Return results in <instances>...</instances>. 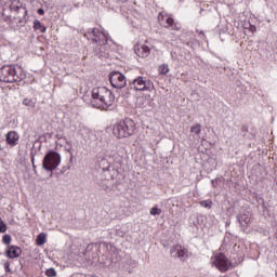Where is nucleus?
Returning a JSON list of instances; mask_svg holds the SVG:
<instances>
[{
	"label": "nucleus",
	"instance_id": "nucleus-1",
	"mask_svg": "<svg viewBox=\"0 0 277 277\" xmlns=\"http://www.w3.org/2000/svg\"><path fill=\"white\" fill-rule=\"evenodd\" d=\"M84 37L87 40H91L93 44H97L95 48V55L98 57H107L109 53H107V34L103 32V30L98 28H90L85 34Z\"/></svg>",
	"mask_w": 277,
	"mask_h": 277
},
{
	"label": "nucleus",
	"instance_id": "nucleus-2",
	"mask_svg": "<svg viewBox=\"0 0 277 277\" xmlns=\"http://www.w3.org/2000/svg\"><path fill=\"white\" fill-rule=\"evenodd\" d=\"M25 79V72L18 65H4L0 68V81L3 83H21Z\"/></svg>",
	"mask_w": 277,
	"mask_h": 277
},
{
	"label": "nucleus",
	"instance_id": "nucleus-3",
	"mask_svg": "<svg viewBox=\"0 0 277 277\" xmlns=\"http://www.w3.org/2000/svg\"><path fill=\"white\" fill-rule=\"evenodd\" d=\"M135 131V122L132 119H124L113 127V134L118 140L131 137Z\"/></svg>",
	"mask_w": 277,
	"mask_h": 277
},
{
	"label": "nucleus",
	"instance_id": "nucleus-4",
	"mask_svg": "<svg viewBox=\"0 0 277 277\" xmlns=\"http://www.w3.org/2000/svg\"><path fill=\"white\" fill-rule=\"evenodd\" d=\"M92 98L100 101L103 107H111L114 105V101H116V96H114L111 90L106 87L94 88L92 90Z\"/></svg>",
	"mask_w": 277,
	"mask_h": 277
},
{
	"label": "nucleus",
	"instance_id": "nucleus-5",
	"mask_svg": "<svg viewBox=\"0 0 277 277\" xmlns=\"http://www.w3.org/2000/svg\"><path fill=\"white\" fill-rule=\"evenodd\" d=\"M62 163V155L55 150H49L43 158V170L47 172H53L57 170V167Z\"/></svg>",
	"mask_w": 277,
	"mask_h": 277
},
{
	"label": "nucleus",
	"instance_id": "nucleus-6",
	"mask_svg": "<svg viewBox=\"0 0 277 277\" xmlns=\"http://www.w3.org/2000/svg\"><path fill=\"white\" fill-rule=\"evenodd\" d=\"M130 88L136 92H153V90H155V84L150 79L138 76L130 82Z\"/></svg>",
	"mask_w": 277,
	"mask_h": 277
},
{
	"label": "nucleus",
	"instance_id": "nucleus-7",
	"mask_svg": "<svg viewBox=\"0 0 277 277\" xmlns=\"http://www.w3.org/2000/svg\"><path fill=\"white\" fill-rule=\"evenodd\" d=\"M10 10L11 12H15L16 14H19V12H22L23 16L19 17L18 23L21 25H25L27 23V8L25 6V4H23V2H21V0H10Z\"/></svg>",
	"mask_w": 277,
	"mask_h": 277
},
{
	"label": "nucleus",
	"instance_id": "nucleus-8",
	"mask_svg": "<svg viewBox=\"0 0 277 277\" xmlns=\"http://www.w3.org/2000/svg\"><path fill=\"white\" fill-rule=\"evenodd\" d=\"M109 82L113 88H117V90H122L127 85V77L123 76L120 71H111L109 74Z\"/></svg>",
	"mask_w": 277,
	"mask_h": 277
},
{
	"label": "nucleus",
	"instance_id": "nucleus-9",
	"mask_svg": "<svg viewBox=\"0 0 277 277\" xmlns=\"http://www.w3.org/2000/svg\"><path fill=\"white\" fill-rule=\"evenodd\" d=\"M158 23L162 27H166V29H169V27H171V29H173L174 31H179L181 29V25L174 23V18L166 13L158 14Z\"/></svg>",
	"mask_w": 277,
	"mask_h": 277
},
{
	"label": "nucleus",
	"instance_id": "nucleus-10",
	"mask_svg": "<svg viewBox=\"0 0 277 277\" xmlns=\"http://www.w3.org/2000/svg\"><path fill=\"white\" fill-rule=\"evenodd\" d=\"M170 255L172 259H179L180 261L185 262L189 259V251L181 245H175L170 249Z\"/></svg>",
	"mask_w": 277,
	"mask_h": 277
},
{
	"label": "nucleus",
	"instance_id": "nucleus-11",
	"mask_svg": "<svg viewBox=\"0 0 277 277\" xmlns=\"http://www.w3.org/2000/svg\"><path fill=\"white\" fill-rule=\"evenodd\" d=\"M97 163H98V168H101L103 172H107L108 176L111 177L110 172L111 170H114V166H113L111 159H109V154L106 153L102 156H98Z\"/></svg>",
	"mask_w": 277,
	"mask_h": 277
},
{
	"label": "nucleus",
	"instance_id": "nucleus-12",
	"mask_svg": "<svg viewBox=\"0 0 277 277\" xmlns=\"http://www.w3.org/2000/svg\"><path fill=\"white\" fill-rule=\"evenodd\" d=\"M213 264L215 265V267H217V269H220V272H228L229 262L224 253H219L215 256Z\"/></svg>",
	"mask_w": 277,
	"mask_h": 277
},
{
	"label": "nucleus",
	"instance_id": "nucleus-13",
	"mask_svg": "<svg viewBox=\"0 0 277 277\" xmlns=\"http://www.w3.org/2000/svg\"><path fill=\"white\" fill-rule=\"evenodd\" d=\"M21 254H23V249L14 245H9L4 252V256H6V259H18Z\"/></svg>",
	"mask_w": 277,
	"mask_h": 277
},
{
	"label": "nucleus",
	"instance_id": "nucleus-14",
	"mask_svg": "<svg viewBox=\"0 0 277 277\" xmlns=\"http://www.w3.org/2000/svg\"><path fill=\"white\" fill-rule=\"evenodd\" d=\"M18 140H21V135L16 131H10L5 134V142L11 148L18 146Z\"/></svg>",
	"mask_w": 277,
	"mask_h": 277
},
{
	"label": "nucleus",
	"instance_id": "nucleus-15",
	"mask_svg": "<svg viewBox=\"0 0 277 277\" xmlns=\"http://www.w3.org/2000/svg\"><path fill=\"white\" fill-rule=\"evenodd\" d=\"M108 158L110 159L113 166L114 163L117 166H123L124 157L122 156V151H110L108 153Z\"/></svg>",
	"mask_w": 277,
	"mask_h": 277
},
{
	"label": "nucleus",
	"instance_id": "nucleus-16",
	"mask_svg": "<svg viewBox=\"0 0 277 277\" xmlns=\"http://www.w3.org/2000/svg\"><path fill=\"white\" fill-rule=\"evenodd\" d=\"M134 53L137 55V57H148V55H150V48L143 44L141 47L134 48Z\"/></svg>",
	"mask_w": 277,
	"mask_h": 277
},
{
	"label": "nucleus",
	"instance_id": "nucleus-17",
	"mask_svg": "<svg viewBox=\"0 0 277 277\" xmlns=\"http://www.w3.org/2000/svg\"><path fill=\"white\" fill-rule=\"evenodd\" d=\"M148 105H150V101L144 96L136 100V107H140V109H146Z\"/></svg>",
	"mask_w": 277,
	"mask_h": 277
},
{
	"label": "nucleus",
	"instance_id": "nucleus-18",
	"mask_svg": "<svg viewBox=\"0 0 277 277\" xmlns=\"http://www.w3.org/2000/svg\"><path fill=\"white\" fill-rule=\"evenodd\" d=\"M237 220H238V222L241 226L246 227V226H248V224H250L251 217H250L249 213L248 214H240V215L237 216Z\"/></svg>",
	"mask_w": 277,
	"mask_h": 277
},
{
	"label": "nucleus",
	"instance_id": "nucleus-19",
	"mask_svg": "<svg viewBox=\"0 0 277 277\" xmlns=\"http://www.w3.org/2000/svg\"><path fill=\"white\" fill-rule=\"evenodd\" d=\"M32 28L35 29V31H40L41 34H44L47 31V26H44V24H42L39 19L34 21Z\"/></svg>",
	"mask_w": 277,
	"mask_h": 277
},
{
	"label": "nucleus",
	"instance_id": "nucleus-20",
	"mask_svg": "<svg viewBox=\"0 0 277 277\" xmlns=\"http://www.w3.org/2000/svg\"><path fill=\"white\" fill-rule=\"evenodd\" d=\"M47 243V234L41 233L37 236V246H44Z\"/></svg>",
	"mask_w": 277,
	"mask_h": 277
},
{
	"label": "nucleus",
	"instance_id": "nucleus-21",
	"mask_svg": "<svg viewBox=\"0 0 277 277\" xmlns=\"http://www.w3.org/2000/svg\"><path fill=\"white\" fill-rule=\"evenodd\" d=\"M159 75H168L170 72V66L168 64H162L158 67Z\"/></svg>",
	"mask_w": 277,
	"mask_h": 277
},
{
	"label": "nucleus",
	"instance_id": "nucleus-22",
	"mask_svg": "<svg viewBox=\"0 0 277 277\" xmlns=\"http://www.w3.org/2000/svg\"><path fill=\"white\" fill-rule=\"evenodd\" d=\"M202 127L200 126V123H197L190 128V133H195V135H200Z\"/></svg>",
	"mask_w": 277,
	"mask_h": 277
},
{
	"label": "nucleus",
	"instance_id": "nucleus-23",
	"mask_svg": "<svg viewBox=\"0 0 277 277\" xmlns=\"http://www.w3.org/2000/svg\"><path fill=\"white\" fill-rule=\"evenodd\" d=\"M23 105H25L26 107H36V102H34V100L26 97L23 100Z\"/></svg>",
	"mask_w": 277,
	"mask_h": 277
},
{
	"label": "nucleus",
	"instance_id": "nucleus-24",
	"mask_svg": "<svg viewBox=\"0 0 277 277\" xmlns=\"http://www.w3.org/2000/svg\"><path fill=\"white\" fill-rule=\"evenodd\" d=\"M211 205H213V202L211 200L200 201V206L203 207V209H211Z\"/></svg>",
	"mask_w": 277,
	"mask_h": 277
},
{
	"label": "nucleus",
	"instance_id": "nucleus-25",
	"mask_svg": "<svg viewBox=\"0 0 277 277\" xmlns=\"http://www.w3.org/2000/svg\"><path fill=\"white\" fill-rule=\"evenodd\" d=\"M2 242L5 243L6 246H10V243H12V236H10L9 234H5L2 237Z\"/></svg>",
	"mask_w": 277,
	"mask_h": 277
},
{
	"label": "nucleus",
	"instance_id": "nucleus-26",
	"mask_svg": "<svg viewBox=\"0 0 277 277\" xmlns=\"http://www.w3.org/2000/svg\"><path fill=\"white\" fill-rule=\"evenodd\" d=\"M161 213V209H159V207H154L150 209L149 211V215H159Z\"/></svg>",
	"mask_w": 277,
	"mask_h": 277
},
{
	"label": "nucleus",
	"instance_id": "nucleus-27",
	"mask_svg": "<svg viewBox=\"0 0 277 277\" xmlns=\"http://www.w3.org/2000/svg\"><path fill=\"white\" fill-rule=\"evenodd\" d=\"M45 276L55 277V276H57V272H55V268H49L45 271Z\"/></svg>",
	"mask_w": 277,
	"mask_h": 277
},
{
	"label": "nucleus",
	"instance_id": "nucleus-28",
	"mask_svg": "<svg viewBox=\"0 0 277 277\" xmlns=\"http://www.w3.org/2000/svg\"><path fill=\"white\" fill-rule=\"evenodd\" d=\"M8 230V225L3 222V219L0 217V233H5Z\"/></svg>",
	"mask_w": 277,
	"mask_h": 277
},
{
	"label": "nucleus",
	"instance_id": "nucleus-29",
	"mask_svg": "<svg viewBox=\"0 0 277 277\" xmlns=\"http://www.w3.org/2000/svg\"><path fill=\"white\" fill-rule=\"evenodd\" d=\"M3 267H4V272H5L6 274L12 273V268H10V261H4Z\"/></svg>",
	"mask_w": 277,
	"mask_h": 277
},
{
	"label": "nucleus",
	"instance_id": "nucleus-30",
	"mask_svg": "<svg viewBox=\"0 0 277 277\" xmlns=\"http://www.w3.org/2000/svg\"><path fill=\"white\" fill-rule=\"evenodd\" d=\"M37 14H40V16L44 15V9H38Z\"/></svg>",
	"mask_w": 277,
	"mask_h": 277
},
{
	"label": "nucleus",
	"instance_id": "nucleus-31",
	"mask_svg": "<svg viewBox=\"0 0 277 277\" xmlns=\"http://www.w3.org/2000/svg\"><path fill=\"white\" fill-rule=\"evenodd\" d=\"M31 155V163L34 166V163H36V155H34V153H30Z\"/></svg>",
	"mask_w": 277,
	"mask_h": 277
},
{
	"label": "nucleus",
	"instance_id": "nucleus-32",
	"mask_svg": "<svg viewBox=\"0 0 277 277\" xmlns=\"http://www.w3.org/2000/svg\"><path fill=\"white\" fill-rule=\"evenodd\" d=\"M116 3H127L128 0H114Z\"/></svg>",
	"mask_w": 277,
	"mask_h": 277
},
{
	"label": "nucleus",
	"instance_id": "nucleus-33",
	"mask_svg": "<svg viewBox=\"0 0 277 277\" xmlns=\"http://www.w3.org/2000/svg\"><path fill=\"white\" fill-rule=\"evenodd\" d=\"M197 34H199V36H205V31L202 30H197Z\"/></svg>",
	"mask_w": 277,
	"mask_h": 277
},
{
	"label": "nucleus",
	"instance_id": "nucleus-34",
	"mask_svg": "<svg viewBox=\"0 0 277 277\" xmlns=\"http://www.w3.org/2000/svg\"><path fill=\"white\" fill-rule=\"evenodd\" d=\"M211 183H212L213 187H215V180H212Z\"/></svg>",
	"mask_w": 277,
	"mask_h": 277
},
{
	"label": "nucleus",
	"instance_id": "nucleus-35",
	"mask_svg": "<svg viewBox=\"0 0 277 277\" xmlns=\"http://www.w3.org/2000/svg\"><path fill=\"white\" fill-rule=\"evenodd\" d=\"M203 12H205V10H203V9H201V10H200V14H202Z\"/></svg>",
	"mask_w": 277,
	"mask_h": 277
},
{
	"label": "nucleus",
	"instance_id": "nucleus-36",
	"mask_svg": "<svg viewBox=\"0 0 277 277\" xmlns=\"http://www.w3.org/2000/svg\"><path fill=\"white\" fill-rule=\"evenodd\" d=\"M252 31H256V27H253V28H252Z\"/></svg>",
	"mask_w": 277,
	"mask_h": 277
},
{
	"label": "nucleus",
	"instance_id": "nucleus-37",
	"mask_svg": "<svg viewBox=\"0 0 277 277\" xmlns=\"http://www.w3.org/2000/svg\"><path fill=\"white\" fill-rule=\"evenodd\" d=\"M266 22H267V23H272V19H267Z\"/></svg>",
	"mask_w": 277,
	"mask_h": 277
},
{
	"label": "nucleus",
	"instance_id": "nucleus-38",
	"mask_svg": "<svg viewBox=\"0 0 277 277\" xmlns=\"http://www.w3.org/2000/svg\"><path fill=\"white\" fill-rule=\"evenodd\" d=\"M32 168L36 169V163L32 164Z\"/></svg>",
	"mask_w": 277,
	"mask_h": 277
},
{
	"label": "nucleus",
	"instance_id": "nucleus-39",
	"mask_svg": "<svg viewBox=\"0 0 277 277\" xmlns=\"http://www.w3.org/2000/svg\"><path fill=\"white\" fill-rule=\"evenodd\" d=\"M70 161H72V156H71V158H70Z\"/></svg>",
	"mask_w": 277,
	"mask_h": 277
}]
</instances>
